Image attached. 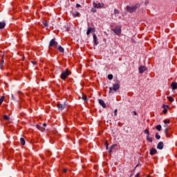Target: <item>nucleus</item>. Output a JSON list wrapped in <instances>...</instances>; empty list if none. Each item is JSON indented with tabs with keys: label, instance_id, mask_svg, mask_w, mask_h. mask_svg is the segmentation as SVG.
<instances>
[{
	"label": "nucleus",
	"instance_id": "obj_1",
	"mask_svg": "<svg viewBox=\"0 0 177 177\" xmlns=\"http://www.w3.org/2000/svg\"><path fill=\"white\" fill-rule=\"evenodd\" d=\"M120 80H116L115 81V84H113V87H110L109 88V93H113L114 91L115 92L118 91V89H120Z\"/></svg>",
	"mask_w": 177,
	"mask_h": 177
},
{
	"label": "nucleus",
	"instance_id": "obj_2",
	"mask_svg": "<svg viewBox=\"0 0 177 177\" xmlns=\"http://www.w3.org/2000/svg\"><path fill=\"white\" fill-rule=\"evenodd\" d=\"M71 74V72L68 71V69H66L64 71H63L61 74V80H66L68 77V76Z\"/></svg>",
	"mask_w": 177,
	"mask_h": 177
},
{
	"label": "nucleus",
	"instance_id": "obj_3",
	"mask_svg": "<svg viewBox=\"0 0 177 177\" xmlns=\"http://www.w3.org/2000/svg\"><path fill=\"white\" fill-rule=\"evenodd\" d=\"M136 9H138V6L135 5V6H127V12H129V13H133V12H135L136 10Z\"/></svg>",
	"mask_w": 177,
	"mask_h": 177
},
{
	"label": "nucleus",
	"instance_id": "obj_4",
	"mask_svg": "<svg viewBox=\"0 0 177 177\" xmlns=\"http://www.w3.org/2000/svg\"><path fill=\"white\" fill-rule=\"evenodd\" d=\"M57 41H55V39H53L50 40L49 43V47L50 48H55V49H57Z\"/></svg>",
	"mask_w": 177,
	"mask_h": 177
},
{
	"label": "nucleus",
	"instance_id": "obj_5",
	"mask_svg": "<svg viewBox=\"0 0 177 177\" xmlns=\"http://www.w3.org/2000/svg\"><path fill=\"white\" fill-rule=\"evenodd\" d=\"M112 31L116 34V35H120L121 34V26H117L115 29H112Z\"/></svg>",
	"mask_w": 177,
	"mask_h": 177
},
{
	"label": "nucleus",
	"instance_id": "obj_6",
	"mask_svg": "<svg viewBox=\"0 0 177 177\" xmlns=\"http://www.w3.org/2000/svg\"><path fill=\"white\" fill-rule=\"evenodd\" d=\"M93 7L96 8L97 9H100V8H103V4L99 3H96L95 2L93 3Z\"/></svg>",
	"mask_w": 177,
	"mask_h": 177
},
{
	"label": "nucleus",
	"instance_id": "obj_7",
	"mask_svg": "<svg viewBox=\"0 0 177 177\" xmlns=\"http://www.w3.org/2000/svg\"><path fill=\"white\" fill-rule=\"evenodd\" d=\"M93 42H94L95 46H97V44H99V41H97V37L96 36L95 34L93 35Z\"/></svg>",
	"mask_w": 177,
	"mask_h": 177
},
{
	"label": "nucleus",
	"instance_id": "obj_8",
	"mask_svg": "<svg viewBox=\"0 0 177 177\" xmlns=\"http://www.w3.org/2000/svg\"><path fill=\"white\" fill-rule=\"evenodd\" d=\"M157 149H158L159 150H162L164 149V142H158L157 145Z\"/></svg>",
	"mask_w": 177,
	"mask_h": 177
},
{
	"label": "nucleus",
	"instance_id": "obj_9",
	"mask_svg": "<svg viewBox=\"0 0 177 177\" xmlns=\"http://www.w3.org/2000/svg\"><path fill=\"white\" fill-rule=\"evenodd\" d=\"M149 154L151 156H154V154H157V149H156L155 148H151Z\"/></svg>",
	"mask_w": 177,
	"mask_h": 177
},
{
	"label": "nucleus",
	"instance_id": "obj_10",
	"mask_svg": "<svg viewBox=\"0 0 177 177\" xmlns=\"http://www.w3.org/2000/svg\"><path fill=\"white\" fill-rule=\"evenodd\" d=\"M95 32V28L88 27V28H87L86 34H87L88 35H89V34H91V32Z\"/></svg>",
	"mask_w": 177,
	"mask_h": 177
},
{
	"label": "nucleus",
	"instance_id": "obj_11",
	"mask_svg": "<svg viewBox=\"0 0 177 177\" xmlns=\"http://www.w3.org/2000/svg\"><path fill=\"white\" fill-rule=\"evenodd\" d=\"M139 71H140V73H145V71H146V66H140L139 67Z\"/></svg>",
	"mask_w": 177,
	"mask_h": 177
},
{
	"label": "nucleus",
	"instance_id": "obj_12",
	"mask_svg": "<svg viewBox=\"0 0 177 177\" xmlns=\"http://www.w3.org/2000/svg\"><path fill=\"white\" fill-rule=\"evenodd\" d=\"M99 104L103 107V109H106V103H104L103 100H99Z\"/></svg>",
	"mask_w": 177,
	"mask_h": 177
},
{
	"label": "nucleus",
	"instance_id": "obj_13",
	"mask_svg": "<svg viewBox=\"0 0 177 177\" xmlns=\"http://www.w3.org/2000/svg\"><path fill=\"white\" fill-rule=\"evenodd\" d=\"M57 106L59 109V110H63L66 107V105L62 104H57Z\"/></svg>",
	"mask_w": 177,
	"mask_h": 177
},
{
	"label": "nucleus",
	"instance_id": "obj_14",
	"mask_svg": "<svg viewBox=\"0 0 177 177\" xmlns=\"http://www.w3.org/2000/svg\"><path fill=\"white\" fill-rule=\"evenodd\" d=\"M57 50H59V52H60L61 53H64V48H63V47H62V46H57Z\"/></svg>",
	"mask_w": 177,
	"mask_h": 177
},
{
	"label": "nucleus",
	"instance_id": "obj_15",
	"mask_svg": "<svg viewBox=\"0 0 177 177\" xmlns=\"http://www.w3.org/2000/svg\"><path fill=\"white\" fill-rule=\"evenodd\" d=\"M6 26V23L0 22V30H2V28H5Z\"/></svg>",
	"mask_w": 177,
	"mask_h": 177
},
{
	"label": "nucleus",
	"instance_id": "obj_16",
	"mask_svg": "<svg viewBox=\"0 0 177 177\" xmlns=\"http://www.w3.org/2000/svg\"><path fill=\"white\" fill-rule=\"evenodd\" d=\"M171 86L173 91H175V89L177 88V84H176V83H174V82L171 83Z\"/></svg>",
	"mask_w": 177,
	"mask_h": 177
},
{
	"label": "nucleus",
	"instance_id": "obj_17",
	"mask_svg": "<svg viewBox=\"0 0 177 177\" xmlns=\"http://www.w3.org/2000/svg\"><path fill=\"white\" fill-rule=\"evenodd\" d=\"M4 60H3V55L1 57V62H0V68H2V67H3V63H4Z\"/></svg>",
	"mask_w": 177,
	"mask_h": 177
},
{
	"label": "nucleus",
	"instance_id": "obj_18",
	"mask_svg": "<svg viewBox=\"0 0 177 177\" xmlns=\"http://www.w3.org/2000/svg\"><path fill=\"white\" fill-rule=\"evenodd\" d=\"M20 142H21V145H22V146H24V145H26V140H24V138H20Z\"/></svg>",
	"mask_w": 177,
	"mask_h": 177
},
{
	"label": "nucleus",
	"instance_id": "obj_19",
	"mask_svg": "<svg viewBox=\"0 0 177 177\" xmlns=\"http://www.w3.org/2000/svg\"><path fill=\"white\" fill-rule=\"evenodd\" d=\"M36 127H37V129H39V131H45V128L41 127V126H39V124H37Z\"/></svg>",
	"mask_w": 177,
	"mask_h": 177
},
{
	"label": "nucleus",
	"instance_id": "obj_20",
	"mask_svg": "<svg viewBox=\"0 0 177 177\" xmlns=\"http://www.w3.org/2000/svg\"><path fill=\"white\" fill-rule=\"evenodd\" d=\"M167 99H168V100H169L171 103H172L173 102H175V100H174L171 96L167 97Z\"/></svg>",
	"mask_w": 177,
	"mask_h": 177
},
{
	"label": "nucleus",
	"instance_id": "obj_21",
	"mask_svg": "<svg viewBox=\"0 0 177 177\" xmlns=\"http://www.w3.org/2000/svg\"><path fill=\"white\" fill-rule=\"evenodd\" d=\"M162 108L164 109V110H163L164 114H167V113H168V110L167 109V108H165V104L162 105Z\"/></svg>",
	"mask_w": 177,
	"mask_h": 177
},
{
	"label": "nucleus",
	"instance_id": "obj_22",
	"mask_svg": "<svg viewBox=\"0 0 177 177\" xmlns=\"http://www.w3.org/2000/svg\"><path fill=\"white\" fill-rule=\"evenodd\" d=\"M3 120H5L6 121H9V120H10V118H9V116H8V115H4L3 116Z\"/></svg>",
	"mask_w": 177,
	"mask_h": 177
},
{
	"label": "nucleus",
	"instance_id": "obj_23",
	"mask_svg": "<svg viewBox=\"0 0 177 177\" xmlns=\"http://www.w3.org/2000/svg\"><path fill=\"white\" fill-rule=\"evenodd\" d=\"M5 100V96H1V97L0 98V104H2V103H3V101Z\"/></svg>",
	"mask_w": 177,
	"mask_h": 177
},
{
	"label": "nucleus",
	"instance_id": "obj_24",
	"mask_svg": "<svg viewBox=\"0 0 177 177\" xmlns=\"http://www.w3.org/2000/svg\"><path fill=\"white\" fill-rule=\"evenodd\" d=\"M161 125L160 124H158L156 126V129H157V131H161Z\"/></svg>",
	"mask_w": 177,
	"mask_h": 177
},
{
	"label": "nucleus",
	"instance_id": "obj_25",
	"mask_svg": "<svg viewBox=\"0 0 177 177\" xmlns=\"http://www.w3.org/2000/svg\"><path fill=\"white\" fill-rule=\"evenodd\" d=\"M144 133H146L147 136H150V131L147 129L144 131Z\"/></svg>",
	"mask_w": 177,
	"mask_h": 177
},
{
	"label": "nucleus",
	"instance_id": "obj_26",
	"mask_svg": "<svg viewBox=\"0 0 177 177\" xmlns=\"http://www.w3.org/2000/svg\"><path fill=\"white\" fill-rule=\"evenodd\" d=\"M147 140L148 142H153V138H151V137H149V136H147Z\"/></svg>",
	"mask_w": 177,
	"mask_h": 177
},
{
	"label": "nucleus",
	"instance_id": "obj_27",
	"mask_svg": "<svg viewBox=\"0 0 177 177\" xmlns=\"http://www.w3.org/2000/svg\"><path fill=\"white\" fill-rule=\"evenodd\" d=\"M155 138H156V139H157V140L161 139V136H159L158 133H156Z\"/></svg>",
	"mask_w": 177,
	"mask_h": 177
},
{
	"label": "nucleus",
	"instance_id": "obj_28",
	"mask_svg": "<svg viewBox=\"0 0 177 177\" xmlns=\"http://www.w3.org/2000/svg\"><path fill=\"white\" fill-rule=\"evenodd\" d=\"M169 122H171V120H169V119H166L164 120V124H169Z\"/></svg>",
	"mask_w": 177,
	"mask_h": 177
},
{
	"label": "nucleus",
	"instance_id": "obj_29",
	"mask_svg": "<svg viewBox=\"0 0 177 177\" xmlns=\"http://www.w3.org/2000/svg\"><path fill=\"white\" fill-rule=\"evenodd\" d=\"M108 78H109V80H113V74H109V75H108Z\"/></svg>",
	"mask_w": 177,
	"mask_h": 177
},
{
	"label": "nucleus",
	"instance_id": "obj_30",
	"mask_svg": "<svg viewBox=\"0 0 177 177\" xmlns=\"http://www.w3.org/2000/svg\"><path fill=\"white\" fill-rule=\"evenodd\" d=\"M114 13H115V15H118V13H120V11L117 9H115L114 10Z\"/></svg>",
	"mask_w": 177,
	"mask_h": 177
},
{
	"label": "nucleus",
	"instance_id": "obj_31",
	"mask_svg": "<svg viewBox=\"0 0 177 177\" xmlns=\"http://www.w3.org/2000/svg\"><path fill=\"white\" fill-rule=\"evenodd\" d=\"M91 12H92L93 13H96V8H92V9H91Z\"/></svg>",
	"mask_w": 177,
	"mask_h": 177
},
{
	"label": "nucleus",
	"instance_id": "obj_32",
	"mask_svg": "<svg viewBox=\"0 0 177 177\" xmlns=\"http://www.w3.org/2000/svg\"><path fill=\"white\" fill-rule=\"evenodd\" d=\"M32 64H33V66H35V64H37V62L35 61H31Z\"/></svg>",
	"mask_w": 177,
	"mask_h": 177
},
{
	"label": "nucleus",
	"instance_id": "obj_33",
	"mask_svg": "<svg viewBox=\"0 0 177 177\" xmlns=\"http://www.w3.org/2000/svg\"><path fill=\"white\" fill-rule=\"evenodd\" d=\"M43 24H44V27H48V23L44 22V23H43Z\"/></svg>",
	"mask_w": 177,
	"mask_h": 177
},
{
	"label": "nucleus",
	"instance_id": "obj_34",
	"mask_svg": "<svg viewBox=\"0 0 177 177\" xmlns=\"http://www.w3.org/2000/svg\"><path fill=\"white\" fill-rule=\"evenodd\" d=\"M117 112H118V110H117V109H115V111H114V115H115V116L117 115Z\"/></svg>",
	"mask_w": 177,
	"mask_h": 177
},
{
	"label": "nucleus",
	"instance_id": "obj_35",
	"mask_svg": "<svg viewBox=\"0 0 177 177\" xmlns=\"http://www.w3.org/2000/svg\"><path fill=\"white\" fill-rule=\"evenodd\" d=\"M168 131H169V129L166 128L165 130V133H168Z\"/></svg>",
	"mask_w": 177,
	"mask_h": 177
},
{
	"label": "nucleus",
	"instance_id": "obj_36",
	"mask_svg": "<svg viewBox=\"0 0 177 177\" xmlns=\"http://www.w3.org/2000/svg\"><path fill=\"white\" fill-rule=\"evenodd\" d=\"M66 172H67V169H64L63 173H64V174H66Z\"/></svg>",
	"mask_w": 177,
	"mask_h": 177
},
{
	"label": "nucleus",
	"instance_id": "obj_37",
	"mask_svg": "<svg viewBox=\"0 0 177 177\" xmlns=\"http://www.w3.org/2000/svg\"><path fill=\"white\" fill-rule=\"evenodd\" d=\"M12 100H16V98L15 97V96H13V95H12Z\"/></svg>",
	"mask_w": 177,
	"mask_h": 177
},
{
	"label": "nucleus",
	"instance_id": "obj_38",
	"mask_svg": "<svg viewBox=\"0 0 177 177\" xmlns=\"http://www.w3.org/2000/svg\"><path fill=\"white\" fill-rule=\"evenodd\" d=\"M106 147V149H109V144H107V142L105 143Z\"/></svg>",
	"mask_w": 177,
	"mask_h": 177
},
{
	"label": "nucleus",
	"instance_id": "obj_39",
	"mask_svg": "<svg viewBox=\"0 0 177 177\" xmlns=\"http://www.w3.org/2000/svg\"><path fill=\"white\" fill-rule=\"evenodd\" d=\"M76 8H81V5L80 4L76 5Z\"/></svg>",
	"mask_w": 177,
	"mask_h": 177
},
{
	"label": "nucleus",
	"instance_id": "obj_40",
	"mask_svg": "<svg viewBox=\"0 0 177 177\" xmlns=\"http://www.w3.org/2000/svg\"><path fill=\"white\" fill-rule=\"evenodd\" d=\"M133 114L134 115H137L138 113H136V111H133Z\"/></svg>",
	"mask_w": 177,
	"mask_h": 177
},
{
	"label": "nucleus",
	"instance_id": "obj_41",
	"mask_svg": "<svg viewBox=\"0 0 177 177\" xmlns=\"http://www.w3.org/2000/svg\"><path fill=\"white\" fill-rule=\"evenodd\" d=\"M83 100H86V95L83 97Z\"/></svg>",
	"mask_w": 177,
	"mask_h": 177
},
{
	"label": "nucleus",
	"instance_id": "obj_42",
	"mask_svg": "<svg viewBox=\"0 0 177 177\" xmlns=\"http://www.w3.org/2000/svg\"><path fill=\"white\" fill-rule=\"evenodd\" d=\"M165 109H169V105H165Z\"/></svg>",
	"mask_w": 177,
	"mask_h": 177
},
{
	"label": "nucleus",
	"instance_id": "obj_43",
	"mask_svg": "<svg viewBox=\"0 0 177 177\" xmlns=\"http://www.w3.org/2000/svg\"><path fill=\"white\" fill-rule=\"evenodd\" d=\"M43 127H46V123H44Z\"/></svg>",
	"mask_w": 177,
	"mask_h": 177
},
{
	"label": "nucleus",
	"instance_id": "obj_44",
	"mask_svg": "<svg viewBox=\"0 0 177 177\" xmlns=\"http://www.w3.org/2000/svg\"><path fill=\"white\" fill-rule=\"evenodd\" d=\"M135 177H139V174H137Z\"/></svg>",
	"mask_w": 177,
	"mask_h": 177
},
{
	"label": "nucleus",
	"instance_id": "obj_45",
	"mask_svg": "<svg viewBox=\"0 0 177 177\" xmlns=\"http://www.w3.org/2000/svg\"><path fill=\"white\" fill-rule=\"evenodd\" d=\"M167 138H168V135H167Z\"/></svg>",
	"mask_w": 177,
	"mask_h": 177
}]
</instances>
